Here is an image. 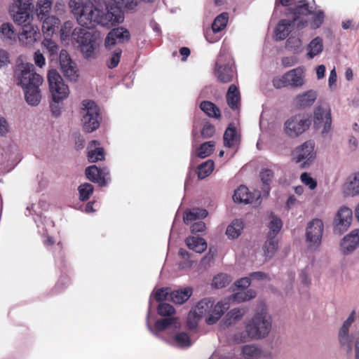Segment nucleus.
Listing matches in <instances>:
<instances>
[{
    "label": "nucleus",
    "mask_w": 359,
    "mask_h": 359,
    "mask_svg": "<svg viewBox=\"0 0 359 359\" xmlns=\"http://www.w3.org/2000/svg\"><path fill=\"white\" fill-rule=\"evenodd\" d=\"M271 329V317L264 311L257 313L245 325V333L235 335L238 343H244L249 339H259L266 337Z\"/></svg>",
    "instance_id": "nucleus-1"
},
{
    "label": "nucleus",
    "mask_w": 359,
    "mask_h": 359,
    "mask_svg": "<svg viewBox=\"0 0 359 359\" xmlns=\"http://www.w3.org/2000/svg\"><path fill=\"white\" fill-rule=\"evenodd\" d=\"M69 6L81 27L92 29L97 25L100 9L95 8L92 3H84L83 0H70Z\"/></svg>",
    "instance_id": "nucleus-2"
},
{
    "label": "nucleus",
    "mask_w": 359,
    "mask_h": 359,
    "mask_svg": "<svg viewBox=\"0 0 359 359\" xmlns=\"http://www.w3.org/2000/svg\"><path fill=\"white\" fill-rule=\"evenodd\" d=\"M229 308V302L219 301L216 304L212 298L206 297L200 300L197 304L192 308L197 314L203 318L205 316V323L212 325L215 324Z\"/></svg>",
    "instance_id": "nucleus-3"
},
{
    "label": "nucleus",
    "mask_w": 359,
    "mask_h": 359,
    "mask_svg": "<svg viewBox=\"0 0 359 359\" xmlns=\"http://www.w3.org/2000/svg\"><path fill=\"white\" fill-rule=\"evenodd\" d=\"M14 76L18 85L21 86L23 89L41 86L43 83L42 76L36 73L35 67L31 63L18 65L14 71Z\"/></svg>",
    "instance_id": "nucleus-4"
},
{
    "label": "nucleus",
    "mask_w": 359,
    "mask_h": 359,
    "mask_svg": "<svg viewBox=\"0 0 359 359\" xmlns=\"http://www.w3.org/2000/svg\"><path fill=\"white\" fill-rule=\"evenodd\" d=\"M73 43H77L84 57H94L96 36L87 29L76 27L72 33Z\"/></svg>",
    "instance_id": "nucleus-5"
},
{
    "label": "nucleus",
    "mask_w": 359,
    "mask_h": 359,
    "mask_svg": "<svg viewBox=\"0 0 359 359\" xmlns=\"http://www.w3.org/2000/svg\"><path fill=\"white\" fill-rule=\"evenodd\" d=\"M80 113L82 116L81 123L85 132L91 133L99 128L101 118L99 107L95 102L83 100Z\"/></svg>",
    "instance_id": "nucleus-6"
},
{
    "label": "nucleus",
    "mask_w": 359,
    "mask_h": 359,
    "mask_svg": "<svg viewBox=\"0 0 359 359\" xmlns=\"http://www.w3.org/2000/svg\"><path fill=\"white\" fill-rule=\"evenodd\" d=\"M304 68L298 67L285 73L281 77L273 79V86L278 89L290 86L300 88L304 84Z\"/></svg>",
    "instance_id": "nucleus-7"
},
{
    "label": "nucleus",
    "mask_w": 359,
    "mask_h": 359,
    "mask_svg": "<svg viewBox=\"0 0 359 359\" xmlns=\"http://www.w3.org/2000/svg\"><path fill=\"white\" fill-rule=\"evenodd\" d=\"M48 81L53 102H60L68 97L69 87L65 83L63 79L57 70L48 71Z\"/></svg>",
    "instance_id": "nucleus-8"
},
{
    "label": "nucleus",
    "mask_w": 359,
    "mask_h": 359,
    "mask_svg": "<svg viewBox=\"0 0 359 359\" xmlns=\"http://www.w3.org/2000/svg\"><path fill=\"white\" fill-rule=\"evenodd\" d=\"M310 119L304 114H296L289 118L285 123V133L291 137H296L309 129Z\"/></svg>",
    "instance_id": "nucleus-9"
},
{
    "label": "nucleus",
    "mask_w": 359,
    "mask_h": 359,
    "mask_svg": "<svg viewBox=\"0 0 359 359\" xmlns=\"http://www.w3.org/2000/svg\"><path fill=\"white\" fill-rule=\"evenodd\" d=\"M313 126L316 129H322V133L330 131L332 126L331 109L328 104L317 106L313 111Z\"/></svg>",
    "instance_id": "nucleus-10"
},
{
    "label": "nucleus",
    "mask_w": 359,
    "mask_h": 359,
    "mask_svg": "<svg viewBox=\"0 0 359 359\" xmlns=\"http://www.w3.org/2000/svg\"><path fill=\"white\" fill-rule=\"evenodd\" d=\"M324 224L321 219H313L310 221L306 229V241L309 248L316 249L321 243Z\"/></svg>",
    "instance_id": "nucleus-11"
},
{
    "label": "nucleus",
    "mask_w": 359,
    "mask_h": 359,
    "mask_svg": "<svg viewBox=\"0 0 359 359\" xmlns=\"http://www.w3.org/2000/svg\"><path fill=\"white\" fill-rule=\"evenodd\" d=\"M313 13L309 7L307 0H300L294 8H289L285 11V15L292 16V20L296 23L298 29H302L306 26L308 22L306 20L301 19L302 16H307Z\"/></svg>",
    "instance_id": "nucleus-12"
},
{
    "label": "nucleus",
    "mask_w": 359,
    "mask_h": 359,
    "mask_svg": "<svg viewBox=\"0 0 359 359\" xmlns=\"http://www.w3.org/2000/svg\"><path fill=\"white\" fill-rule=\"evenodd\" d=\"M224 55L220 53L215 67V76L217 80L223 83H230L236 76V71L231 60H229L227 63L222 64Z\"/></svg>",
    "instance_id": "nucleus-13"
},
{
    "label": "nucleus",
    "mask_w": 359,
    "mask_h": 359,
    "mask_svg": "<svg viewBox=\"0 0 359 359\" xmlns=\"http://www.w3.org/2000/svg\"><path fill=\"white\" fill-rule=\"evenodd\" d=\"M353 219L352 210L346 206L340 208L334 219V232L341 235L350 226Z\"/></svg>",
    "instance_id": "nucleus-14"
},
{
    "label": "nucleus",
    "mask_w": 359,
    "mask_h": 359,
    "mask_svg": "<svg viewBox=\"0 0 359 359\" xmlns=\"http://www.w3.org/2000/svg\"><path fill=\"white\" fill-rule=\"evenodd\" d=\"M61 70L64 76L72 81H76L79 76L78 69L66 50H62L59 55Z\"/></svg>",
    "instance_id": "nucleus-15"
},
{
    "label": "nucleus",
    "mask_w": 359,
    "mask_h": 359,
    "mask_svg": "<svg viewBox=\"0 0 359 359\" xmlns=\"http://www.w3.org/2000/svg\"><path fill=\"white\" fill-rule=\"evenodd\" d=\"M40 36L38 27L28 23L25 24L22 27V32L18 34V39L22 46L30 48L40 39Z\"/></svg>",
    "instance_id": "nucleus-16"
},
{
    "label": "nucleus",
    "mask_w": 359,
    "mask_h": 359,
    "mask_svg": "<svg viewBox=\"0 0 359 359\" xmlns=\"http://www.w3.org/2000/svg\"><path fill=\"white\" fill-rule=\"evenodd\" d=\"M97 19V25L111 27L121 23L123 20V17L118 8L111 7L110 10H107L105 13L100 10Z\"/></svg>",
    "instance_id": "nucleus-17"
},
{
    "label": "nucleus",
    "mask_w": 359,
    "mask_h": 359,
    "mask_svg": "<svg viewBox=\"0 0 359 359\" xmlns=\"http://www.w3.org/2000/svg\"><path fill=\"white\" fill-rule=\"evenodd\" d=\"M130 39L129 31L123 27H118L111 29L107 35L104 44L106 47L114 46L116 43H123Z\"/></svg>",
    "instance_id": "nucleus-18"
},
{
    "label": "nucleus",
    "mask_w": 359,
    "mask_h": 359,
    "mask_svg": "<svg viewBox=\"0 0 359 359\" xmlns=\"http://www.w3.org/2000/svg\"><path fill=\"white\" fill-rule=\"evenodd\" d=\"M355 314V311H353L343 323L339 332V343L342 346H346L348 353H351L352 350V340L348 334V332L350 326L354 321Z\"/></svg>",
    "instance_id": "nucleus-19"
},
{
    "label": "nucleus",
    "mask_w": 359,
    "mask_h": 359,
    "mask_svg": "<svg viewBox=\"0 0 359 359\" xmlns=\"http://www.w3.org/2000/svg\"><path fill=\"white\" fill-rule=\"evenodd\" d=\"M294 156L297 162H300L303 160L309 161L314 158V143L311 141L305 142L295 149Z\"/></svg>",
    "instance_id": "nucleus-20"
},
{
    "label": "nucleus",
    "mask_w": 359,
    "mask_h": 359,
    "mask_svg": "<svg viewBox=\"0 0 359 359\" xmlns=\"http://www.w3.org/2000/svg\"><path fill=\"white\" fill-rule=\"evenodd\" d=\"M317 98V93L309 90L298 95L294 100V104L298 109H306L313 104Z\"/></svg>",
    "instance_id": "nucleus-21"
},
{
    "label": "nucleus",
    "mask_w": 359,
    "mask_h": 359,
    "mask_svg": "<svg viewBox=\"0 0 359 359\" xmlns=\"http://www.w3.org/2000/svg\"><path fill=\"white\" fill-rule=\"evenodd\" d=\"M359 245V230L352 231L349 234L346 236L341 243V250L344 254L350 253L353 251Z\"/></svg>",
    "instance_id": "nucleus-22"
},
{
    "label": "nucleus",
    "mask_w": 359,
    "mask_h": 359,
    "mask_svg": "<svg viewBox=\"0 0 359 359\" xmlns=\"http://www.w3.org/2000/svg\"><path fill=\"white\" fill-rule=\"evenodd\" d=\"M294 26L296 23L292 19L281 20L275 29L276 39L281 41L286 39Z\"/></svg>",
    "instance_id": "nucleus-23"
},
{
    "label": "nucleus",
    "mask_w": 359,
    "mask_h": 359,
    "mask_svg": "<svg viewBox=\"0 0 359 359\" xmlns=\"http://www.w3.org/2000/svg\"><path fill=\"white\" fill-rule=\"evenodd\" d=\"M226 99L228 106L233 111L239 110L241 107V93L234 84H231L227 90Z\"/></svg>",
    "instance_id": "nucleus-24"
},
{
    "label": "nucleus",
    "mask_w": 359,
    "mask_h": 359,
    "mask_svg": "<svg viewBox=\"0 0 359 359\" xmlns=\"http://www.w3.org/2000/svg\"><path fill=\"white\" fill-rule=\"evenodd\" d=\"M85 174L90 181L97 183L100 187L105 186L107 184L102 170L96 165H90L86 168Z\"/></svg>",
    "instance_id": "nucleus-25"
},
{
    "label": "nucleus",
    "mask_w": 359,
    "mask_h": 359,
    "mask_svg": "<svg viewBox=\"0 0 359 359\" xmlns=\"http://www.w3.org/2000/svg\"><path fill=\"white\" fill-rule=\"evenodd\" d=\"M233 201L238 203H252L255 200V196L248 190L245 185H241L235 190L233 196Z\"/></svg>",
    "instance_id": "nucleus-26"
},
{
    "label": "nucleus",
    "mask_w": 359,
    "mask_h": 359,
    "mask_svg": "<svg viewBox=\"0 0 359 359\" xmlns=\"http://www.w3.org/2000/svg\"><path fill=\"white\" fill-rule=\"evenodd\" d=\"M30 10H22L19 7H11L10 8V13L15 23L21 25L22 27L25 24L30 23Z\"/></svg>",
    "instance_id": "nucleus-27"
},
{
    "label": "nucleus",
    "mask_w": 359,
    "mask_h": 359,
    "mask_svg": "<svg viewBox=\"0 0 359 359\" xmlns=\"http://www.w3.org/2000/svg\"><path fill=\"white\" fill-rule=\"evenodd\" d=\"M245 311L243 309H233L230 310L221 322V325L229 327L240 320L245 314Z\"/></svg>",
    "instance_id": "nucleus-28"
},
{
    "label": "nucleus",
    "mask_w": 359,
    "mask_h": 359,
    "mask_svg": "<svg viewBox=\"0 0 359 359\" xmlns=\"http://www.w3.org/2000/svg\"><path fill=\"white\" fill-rule=\"evenodd\" d=\"M185 243L190 250L197 253H202L207 248V243L203 238L189 236L186 238Z\"/></svg>",
    "instance_id": "nucleus-29"
},
{
    "label": "nucleus",
    "mask_w": 359,
    "mask_h": 359,
    "mask_svg": "<svg viewBox=\"0 0 359 359\" xmlns=\"http://www.w3.org/2000/svg\"><path fill=\"white\" fill-rule=\"evenodd\" d=\"M39 87L40 86H36L23 89L26 102L29 105L36 106L39 104L41 99V94Z\"/></svg>",
    "instance_id": "nucleus-30"
},
{
    "label": "nucleus",
    "mask_w": 359,
    "mask_h": 359,
    "mask_svg": "<svg viewBox=\"0 0 359 359\" xmlns=\"http://www.w3.org/2000/svg\"><path fill=\"white\" fill-rule=\"evenodd\" d=\"M343 191L346 196L359 195V173L351 177L349 180L344 184Z\"/></svg>",
    "instance_id": "nucleus-31"
},
{
    "label": "nucleus",
    "mask_w": 359,
    "mask_h": 359,
    "mask_svg": "<svg viewBox=\"0 0 359 359\" xmlns=\"http://www.w3.org/2000/svg\"><path fill=\"white\" fill-rule=\"evenodd\" d=\"M192 294L191 287H185L184 290H179L170 292V301L177 304H182L187 301Z\"/></svg>",
    "instance_id": "nucleus-32"
},
{
    "label": "nucleus",
    "mask_w": 359,
    "mask_h": 359,
    "mask_svg": "<svg viewBox=\"0 0 359 359\" xmlns=\"http://www.w3.org/2000/svg\"><path fill=\"white\" fill-rule=\"evenodd\" d=\"M97 146H100V142L97 140H92L89 143V147H95L88 153V160L90 163H95L98 161L104 159V151L103 148L99 147H97Z\"/></svg>",
    "instance_id": "nucleus-33"
},
{
    "label": "nucleus",
    "mask_w": 359,
    "mask_h": 359,
    "mask_svg": "<svg viewBox=\"0 0 359 359\" xmlns=\"http://www.w3.org/2000/svg\"><path fill=\"white\" fill-rule=\"evenodd\" d=\"M278 248V242L276 237L268 236L266 241L262 246L263 255L269 259L273 257Z\"/></svg>",
    "instance_id": "nucleus-34"
},
{
    "label": "nucleus",
    "mask_w": 359,
    "mask_h": 359,
    "mask_svg": "<svg viewBox=\"0 0 359 359\" xmlns=\"http://www.w3.org/2000/svg\"><path fill=\"white\" fill-rule=\"evenodd\" d=\"M208 214V211L205 209L193 208L184 212L183 220L185 224H189L196 219H201L206 217Z\"/></svg>",
    "instance_id": "nucleus-35"
},
{
    "label": "nucleus",
    "mask_w": 359,
    "mask_h": 359,
    "mask_svg": "<svg viewBox=\"0 0 359 359\" xmlns=\"http://www.w3.org/2000/svg\"><path fill=\"white\" fill-rule=\"evenodd\" d=\"M200 109L209 117L219 119L221 118V111L215 104L210 101H203L200 104Z\"/></svg>",
    "instance_id": "nucleus-36"
},
{
    "label": "nucleus",
    "mask_w": 359,
    "mask_h": 359,
    "mask_svg": "<svg viewBox=\"0 0 359 359\" xmlns=\"http://www.w3.org/2000/svg\"><path fill=\"white\" fill-rule=\"evenodd\" d=\"M42 22L41 29L44 34L50 35L55 32V27L59 23V19L50 16L49 14L44 16L43 20L39 19Z\"/></svg>",
    "instance_id": "nucleus-37"
},
{
    "label": "nucleus",
    "mask_w": 359,
    "mask_h": 359,
    "mask_svg": "<svg viewBox=\"0 0 359 359\" xmlns=\"http://www.w3.org/2000/svg\"><path fill=\"white\" fill-rule=\"evenodd\" d=\"M243 226V222L241 219H236L227 226L226 234L229 238H237L241 234Z\"/></svg>",
    "instance_id": "nucleus-38"
},
{
    "label": "nucleus",
    "mask_w": 359,
    "mask_h": 359,
    "mask_svg": "<svg viewBox=\"0 0 359 359\" xmlns=\"http://www.w3.org/2000/svg\"><path fill=\"white\" fill-rule=\"evenodd\" d=\"M223 139L225 147L231 148L236 144L237 142V131L231 123L226 129Z\"/></svg>",
    "instance_id": "nucleus-39"
},
{
    "label": "nucleus",
    "mask_w": 359,
    "mask_h": 359,
    "mask_svg": "<svg viewBox=\"0 0 359 359\" xmlns=\"http://www.w3.org/2000/svg\"><path fill=\"white\" fill-rule=\"evenodd\" d=\"M17 34L13 25L10 22L3 23L0 27V36L2 40H15Z\"/></svg>",
    "instance_id": "nucleus-40"
},
{
    "label": "nucleus",
    "mask_w": 359,
    "mask_h": 359,
    "mask_svg": "<svg viewBox=\"0 0 359 359\" xmlns=\"http://www.w3.org/2000/svg\"><path fill=\"white\" fill-rule=\"evenodd\" d=\"M323 39L317 36L314 38L308 45L309 52L307 53L309 58H313L323 51Z\"/></svg>",
    "instance_id": "nucleus-41"
},
{
    "label": "nucleus",
    "mask_w": 359,
    "mask_h": 359,
    "mask_svg": "<svg viewBox=\"0 0 359 359\" xmlns=\"http://www.w3.org/2000/svg\"><path fill=\"white\" fill-rule=\"evenodd\" d=\"M228 20V13L224 12L217 16L212 24V32L217 33L224 29L227 25Z\"/></svg>",
    "instance_id": "nucleus-42"
},
{
    "label": "nucleus",
    "mask_w": 359,
    "mask_h": 359,
    "mask_svg": "<svg viewBox=\"0 0 359 359\" xmlns=\"http://www.w3.org/2000/svg\"><path fill=\"white\" fill-rule=\"evenodd\" d=\"M53 0H38L36 5V15L39 19L43 20L44 16L50 13Z\"/></svg>",
    "instance_id": "nucleus-43"
},
{
    "label": "nucleus",
    "mask_w": 359,
    "mask_h": 359,
    "mask_svg": "<svg viewBox=\"0 0 359 359\" xmlns=\"http://www.w3.org/2000/svg\"><path fill=\"white\" fill-rule=\"evenodd\" d=\"M270 218L271 222L268 225L270 231L268 236L276 237L283 226V222L281 219L276 217L273 212L271 213Z\"/></svg>",
    "instance_id": "nucleus-44"
},
{
    "label": "nucleus",
    "mask_w": 359,
    "mask_h": 359,
    "mask_svg": "<svg viewBox=\"0 0 359 359\" xmlns=\"http://www.w3.org/2000/svg\"><path fill=\"white\" fill-rule=\"evenodd\" d=\"M214 170V162L212 160H208L198 167V177L201 180L209 176Z\"/></svg>",
    "instance_id": "nucleus-45"
},
{
    "label": "nucleus",
    "mask_w": 359,
    "mask_h": 359,
    "mask_svg": "<svg viewBox=\"0 0 359 359\" xmlns=\"http://www.w3.org/2000/svg\"><path fill=\"white\" fill-rule=\"evenodd\" d=\"M42 44L47 49L49 57L51 60H54L57 57V54L59 51L58 45L50 39H45Z\"/></svg>",
    "instance_id": "nucleus-46"
},
{
    "label": "nucleus",
    "mask_w": 359,
    "mask_h": 359,
    "mask_svg": "<svg viewBox=\"0 0 359 359\" xmlns=\"http://www.w3.org/2000/svg\"><path fill=\"white\" fill-rule=\"evenodd\" d=\"M245 359H257L261 354V350L254 345H245L242 348Z\"/></svg>",
    "instance_id": "nucleus-47"
},
{
    "label": "nucleus",
    "mask_w": 359,
    "mask_h": 359,
    "mask_svg": "<svg viewBox=\"0 0 359 359\" xmlns=\"http://www.w3.org/2000/svg\"><path fill=\"white\" fill-rule=\"evenodd\" d=\"M231 281L230 276L226 273H219L215 276L212 280V285L215 288H222L229 285Z\"/></svg>",
    "instance_id": "nucleus-48"
},
{
    "label": "nucleus",
    "mask_w": 359,
    "mask_h": 359,
    "mask_svg": "<svg viewBox=\"0 0 359 359\" xmlns=\"http://www.w3.org/2000/svg\"><path fill=\"white\" fill-rule=\"evenodd\" d=\"M215 148V142L209 141L203 143L198 150V156L200 158H205L212 154Z\"/></svg>",
    "instance_id": "nucleus-49"
},
{
    "label": "nucleus",
    "mask_w": 359,
    "mask_h": 359,
    "mask_svg": "<svg viewBox=\"0 0 359 359\" xmlns=\"http://www.w3.org/2000/svg\"><path fill=\"white\" fill-rule=\"evenodd\" d=\"M78 190L79 192V199L85 201L90 198L93 192L94 188L92 184L84 183L79 187Z\"/></svg>",
    "instance_id": "nucleus-50"
},
{
    "label": "nucleus",
    "mask_w": 359,
    "mask_h": 359,
    "mask_svg": "<svg viewBox=\"0 0 359 359\" xmlns=\"http://www.w3.org/2000/svg\"><path fill=\"white\" fill-rule=\"evenodd\" d=\"M201 318V317L197 314L196 311L191 309L187 318V326L188 329L194 330L196 328Z\"/></svg>",
    "instance_id": "nucleus-51"
},
{
    "label": "nucleus",
    "mask_w": 359,
    "mask_h": 359,
    "mask_svg": "<svg viewBox=\"0 0 359 359\" xmlns=\"http://www.w3.org/2000/svg\"><path fill=\"white\" fill-rule=\"evenodd\" d=\"M157 312L161 316L172 318L171 316L175 313V309L169 304L161 303L157 308Z\"/></svg>",
    "instance_id": "nucleus-52"
},
{
    "label": "nucleus",
    "mask_w": 359,
    "mask_h": 359,
    "mask_svg": "<svg viewBox=\"0 0 359 359\" xmlns=\"http://www.w3.org/2000/svg\"><path fill=\"white\" fill-rule=\"evenodd\" d=\"M174 323L173 318H165L156 320L154 326L156 330L161 332L168 328Z\"/></svg>",
    "instance_id": "nucleus-53"
},
{
    "label": "nucleus",
    "mask_w": 359,
    "mask_h": 359,
    "mask_svg": "<svg viewBox=\"0 0 359 359\" xmlns=\"http://www.w3.org/2000/svg\"><path fill=\"white\" fill-rule=\"evenodd\" d=\"M312 27L314 29L319 28L323 23L325 19V13L323 11L313 12Z\"/></svg>",
    "instance_id": "nucleus-54"
},
{
    "label": "nucleus",
    "mask_w": 359,
    "mask_h": 359,
    "mask_svg": "<svg viewBox=\"0 0 359 359\" xmlns=\"http://www.w3.org/2000/svg\"><path fill=\"white\" fill-rule=\"evenodd\" d=\"M259 175L263 184L269 187L274 177V172L271 169L265 168L262 170Z\"/></svg>",
    "instance_id": "nucleus-55"
},
{
    "label": "nucleus",
    "mask_w": 359,
    "mask_h": 359,
    "mask_svg": "<svg viewBox=\"0 0 359 359\" xmlns=\"http://www.w3.org/2000/svg\"><path fill=\"white\" fill-rule=\"evenodd\" d=\"M122 53V50L120 48L116 49L111 57H110L109 62H107V67L109 69H114L118 65L120 62L121 55Z\"/></svg>",
    "instance_id": "nucleus-56"
},
{
    "label": "nucleus",
    "mask_w": 359,
    "mask_h": 359,
    "mask_svg": "<svg viewBox=\"0 0 359 359\" xmlns=\"http://www.w3.org/2000/svg\"><path fill=\"white\" fill-rule=\"evenodd\" d=\"M170 289L168 287L160 288L156 290L154 298L157 302H162L164 300H170Z\"/></svg>",
    "instance_id": "nucleus-57"
},
{
    "label": "nucleus",
    "mask_w": 359,
    "mask_h": 359,
    "mask_svg": "<svg viewBox=\"0 0 359 359\" xmlns=\"http://www.w3.org/2000/svg\"><path fill=\"white\" fill-rule=\"evenodd\" d=\"M301 181L304 184L308 186L311 189H314L317 187V182L307 172H303L300 177Z\"/></svg>",
    "instance_id": "nucleus-58"
},
{
    "label": "nucleus",
    "mask_w": 359,
    "mask_h": 359,
    "mask_svg": "<svg viewBox=\"0 0 359 359\" xmlns=\"http://www.w3.org/2000/svg\"><path fill=\"white\" fill-rule=\"evenodd\" d=\"M175 341L182 346L189 347L191 346L189 336L185 332H180L175 336Z\"/></svg>",
    "instance_id": "nucleus-59"
},
{
    "label": "nucleus",
    "mask_w": 359,
    "mask_h": 359,
    "mask_svg": "<svg viewBox=\"0 0 359 359\" xmlns=\"http://www.w3.org/2000/svg\"><path fill=\"white\" fill-rule=\"evenodd\" d=\"M215 133V126L209 123H205L201 130V135L204 138L211 137Z\"/></svg>",
    "instance_id": "nucleus-60"
},
{
    "label": "nucleus",
    "mask_w": 359,
    "mask_h": 359,
    "mask_svg": "<svg viewBox=\"0 0 359 359\" xmlns=\"http://www.w3.org/2000/svg\"><path fill=\"white\" fill-rule=\"evenodd\" d=\"M32 6V0H14V5L12 7H19L22 10H30Z\"/></svg>",
    "instance_id": "nucleus-61"
},
{
    "label": "nucleus",
    "mask_w": 359,
    "mask_h": 359,
    "mask_svg": "<svg viewBox=\"0 0 359 359\" xmlns=\"http://www.w3.org/2000/svg\"><path fill=\"white\" fill-rule=\"evenodd\" d=\"M72 22L69 21H67L64 23L63 26L61 28V38L62 39H65L69 37V35L72 33Z\"/></svg>",
    "instance_id": "nucleus-62"
},
{
    "label": "nucleus",
    "mask_w": 359,
    "mask_h": 359,
    "mask_svg": "<svg viewBox=\"0 0 359 359\" xmlns=\"http://www.w3.org/2000/svg\"><path fill=\"white\" fill-rule=\"evenodd\" d=\"M192 233L203 232L205 229V224L202 221L194 222L190 227Z\"/></svg>",
    "instance_id": "nucleus-63"
},
{
    "label": "nucleus",
    "mask_w": 359,
    "mask_h": 359,
    "mask_svg": "<svg viewBox=\"0 0 359 359\" xmlns=\"http://www.w3.org/2000/svg\"><path fill=\"white\" fill-rule=\"evenodd\" d=\"M298 62V60L295 56L284 57L282 58L281 63L284 67H290L294 66Z\"/></svg>",
    "instance_id": "nucleus-64"
}]
</instances>
